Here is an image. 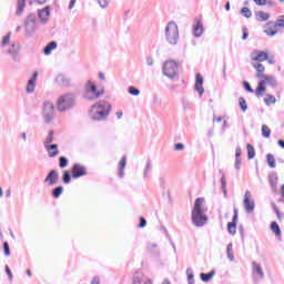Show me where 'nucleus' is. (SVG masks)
Returning a JSON list of instances; mask_svg holds the SVG:
<instances>
[{"mask_svg": "<svg viewBox=\"0 0 284 284\" xmlns=\"http://www.w3.org/2000/svg\"><path fill=\"white\" fill-rule=\"evenodd\" d=\"M24 10H26V0H17V10H16L17 17H21Z\"/></svg>", "mask_w": 284, "mask_h": 284, "instance_id": "bb28decb", "label": "nucleus"}, {"mask_svg": "<svg viewBox=\"0 0 284 284\" xmlns=\"http://www.w3.org/2000/svg\"><path fill=\"white\" fill-rule=\"evenodd\" d=\"M4 271L7 276H9V281H12V271L10 270V266L6 265Z\"/></svg>", "mask_w": 284, "mask_h": 284, "instance_id": "4d7b16f0", "label": "nucleus"}, {"mask_svg": "<svg viewBox=\"0 0 284 284\" xmlns=\"http://www.w3.org/2000/svg\"><path fill=\"white\" fill-rule=\"evenodd\" d=\"M62 181L65 185H68L72 182V174H70V171H63Z\"/></svg>", "mask_w": 284, "mask_h": 284, "instance_id": "72a5a7b5", "label": "nucleus"}, {"mask_svg": "<svg viewBox=\"0 0 284 284\" xmlns=\"http://www.w3.org/2000/svg\"><path fill=\"white\" fill-rule=\"evenodd\" d=\"M52 50H57V41H51L49 42L44 49H43V52L44 54L48 57L50 54H52Z\"/></svg>", "mask_w": 284, "mask_h": 284, "instance_id": "cd10ccee", "label": "nucleus"}, {"mask_svg": "<svg viewBox=\"0 0 284 284\" xmlns=\"http://www.w3.org/2000/svg\"><path fill=\"white\" fill-rule=\"evenodd\" d=\"M266 162L268 168H271L272 170H274V168H276V159H274V155H272V153H268L266 155Z\"/></svg>", "mask_w": 284, "mask_h": 284, "instance_id": "2f4dec72", "label": "nucleus"}, {"mask_svg": "<svg viewBox=\"0 0 284 284\" xmlns=\"http://www.w3.org/2000/svg\"><path fill=\"white\" fill-rule=\"evenodd\" d=\"M240 13L242 14V17H245V19L252 18V10H250V8H247V7H243L241 9Z\"/></svg>", "mask_w": 284, "mask_h": 284, "instance_id": "58836bf2", "label": "nucleus"}, {"mask_svg": "<svg viewBox=\"0 0 284 284\" xmlns=\"http://www.w3.org/2000/svg\"><path fill=\"white\" fill-rule=\"evenodd\" d=\"M54 141V130H50L45 140H44V145H50Z\"/></svg>", "mask_w": 284, "mask_h": 284, "instance_id": "a19ab883", "label": "nucleus"}, {"mask_svg": "<svg viewBox=\"0 0 284 284\" xmlns=\"http://www.w3.org/2000/svg\"><path fill=\"white\" fill-rule=\"evenodd\" d=\"M241 163H242V160L241 159H235V170H241Z\"/></svg>", "mask_w": 284, "mask_h": 284, "instance_id": "338daca9", "label": "nucleus"}, {"mask_svg": "<svg viewBox=\"0 0 284 284\" xmlns=\"http://www.w3.org/2000/svg\"><path fill=\"white\" fill-rule=\"evenodd\" d=\"M128 92L132 97H139V94H141V90H139V89H136V87H132V85L128 88Z\"/></svg>", "mask_w": 284, "mask_h": 284, "instance_id": "49530a36", "label": "nucleus"}, {"mask_svg": "<svg viewBox=\"0 0 284 284\" xmlns=\"http://www.w3.org/2000/svg\"><path fill=\"white\" fill-rule=\"evenodd\" d=\"M125 165H128V158L123 155L122 159L120 160L119 168H118V176L120 179H123V176H125Z\"/></svg>", "mask_w": 284, "mask_h": 284, "instance_id": "f3484780", "label": "nucleus"}, {"mask_svg": "<svg viewBox=\"0 0 284 284\" xmlns=\"http://www.w3.org/2000/svg\"><path fill=\"white\" fill-rule=\"evenodd\" d=\"M98 3L100 6V8H108L109 3H108V0H98Z\"/></svg>", "mask_w": 284, "mask_h": 284, "instance_id": "13d9d810", "label": "nucleus"}, {"mask_svg": "<svg viewBox=\"0 0 284 284\" xmlns=\"http://www.w3.org/2000/svg\"><path fill=\"white\" fill-rule=\"evenodd\" d=\"M241 154H243V151H241V146H236V149H235V159H241Z\"/></svg>", "mask_w": 284, "mask_h": 284, "instance_id": "bf43d9fd", "label": "nucleus"}, {"mask_svg": "<svg viewBox=\"0 0 284 284\" xmlns=\"http://www.w3.org/2000/svg\"><path fill=\"white\" fill-rule=\"evenodd\" d=\"M68 163H69L68 158H65V156H60V158H59V168H60L61 170L68 168Z\"/></svg>", "mask_w": 284, "mask_h": 284, "instance_id": "c03bdc74", "label": "nucleus"}, {"mask_svg": "<svg viewBox=\"0 0 284 284\" xmlns=\"http://www.w3.org/2000/svg\"><path fill=\"white\" fill-rule=\"evenodd\" d=\"M271 134H272V130H270V126L263 124L262 125V136H264V139H270Z\"/></svg>", "mask_w": 284, "mask_h": 284, "instance_id": "4c0bfd02", "label": "nucleus"}, {"mask_svg": "<svg viewBox=\"0 0 284 284\" xmlns=\"http://www.w3.org/2000/svg\"><path fill=\"white\" fill-rule=\"evenodd\" d=\"M227 232H229V234H232V236H234V234H236V224L234 222L227 223Z\"/></svg>", "mask_w": 284, "mask_h": 284, "instance_id": "a18cd8bd", "label": "nucleus"}, {"mask_svg": "<svg viewBox=\"0 0 284 284\" xmlns=\"http://www.w3.org/2000/svg\"><path fill=\"white\" fill-rule=\"evenodd\" d=\"M44 183H48L49 187H52V185H57L59 183V172L57 170H51L47 174Z\"/></svg>", "mask_w": 284, "mask_h": 284, "instance_id": "f8f14e48", "label": "nucleus"}, {"mask_svg": "<svg viewBox=\"0 0 284 284\" xmlns=\"http://www.w3.org/2000/svg\"><path fill=\"white\" fill-rule=\"evenodd\" d=\"M219 172L222 174L221 176L222 192L224 194V197L227 199V180L225 179V173L223 172V169H220Z\"/></svg>", "mask_w": 284, "mask_h": 284, "instance_id": "412c9836", "label": "nucleus"}, {"mask_svg": "<svg viewBox=\"0 0 284 284\" xmlns=\"http://www.w3.org/2000/svg\"><path fill=\"white\" fill-rule=\"evenodd\" d=\"M239 105L242 112H247V102L245 101V98L243 97L239 98Z\"/></svg>", "mask_w": 284, "mask_h": 284, "instance_id": "ea45409f", "label": "nucleus"}, {"mask_svg": "<svg viewBox=\"0 0 284 284\" xmlns=\"http://www.w3.org/2000/svg\"><path fill=\"white\" fill-rule=\"evenodd\" d=\"M253 68L256 70V78L257 79H264L265 81H267V83H270V81L273 79L270 75L264 74L263 72H265V65H263V63H254Z\"/></svg>", "mask_w": 284, "mask_h": 284, "instance_id": "ddd939ff", "label": "nucleus"}, {"mask_svg": "<svg viewBox=\"0 0 284 284\" xmlns=\"http://www.w3.org/2000/svg\"><path fill=\"white\" fill-rule=\"evenodd\" d=\"M268 183L273 192H276V185H278V175L276 173H271L268 175Z\"/></svg>", "mask_w": 284, "mask_h": 284, "instance_id": "5701e85b", "label": "nucleus"}, {"mask_svg": "<svg viewBox=\"0 0 284 284\" xmlns=\"http://www.w3.org/2000/svg\"><path fill=\"white\" fill-rule=\"evenodd\" d=\"M243 88L246 92L254 93V89H252V85L247 81H243Z\"/></svg>", "mask_w": 284, "mask_h": 284, "instance_id": "3c124183", "label": "nucleus"}, {"mask_svg": "<svg viewBox=\"0 0 284 284\" xmlns=\"http://www.w3.org/2000/svg\"><path fill=\"white\" fill-rule=\"evenodd\" d=\"M234 245L232 243H229L226 246V256L229 261H234V252H233Z\"/></svg>", "mask_w": 284, "mask_h": 284, "instance_id": "473e14b6", "label": "nucleus"}, {"mask_svg": "<svg viewBox=\"0 0 284 284\" xmlns=\"http://www.w3.org/2000/svg\"><path fill=\"white\" fill-rule=\"evenodd\" d=\"M277 145H278L280 148H282V150H284V141H283V140H278V141H277Z\"/></svg>", "mask_w": 284, "mask_h": 284, "instance_id": "774afa93", "label": "nucleus"}, {"mask_svg": "<svg viewBox=\"0 0 284 284\" xmlns=\"http://www.w3.org/2000/svg\"><path fill=\"white\" fill-rule=\"evenodd\" d=\"M267 26H273V28H284V16H281V18L276 20V22L268 21Z\"/></svg>", "mask_w": 284, "mask_h": 284, "instance_id": "7c9ffc66", "label": "nucleus"}, {"mask_svg": "<svg viewBox=\"0 0 284 284\" xmlns=\"http://www.w3.org/2000/svg\"><path fill=\"white\" fill-rule=\"evenodd\" d=\"M204 203L205 197H197L194 202V206L191 213V221L195 227H203L209 221L205 211H203Z\"/></svg>", "mask_w": 284, "mask_h": 284, "instance_id": "f03ea898", "label": "nucleus"}, {"mask_svg": "<svg viewBox=\"0 0 284 284\" xmlns=\"http://www.w3.org/2000/svg\"><path fill=\"white\" fill-rule=\"evenodd\" d=\"M7 52L10 54L14 63H21V45L12 43L11 48H9Z\"/></svg>", "mask_w": 284, "mask_h": 284, "instance_id": "1a4fd4ad", "label": "nucleus"}, {"mask_svg": "<svg viewBox=\"0 0 284 284\" xmlns=\"http://www.w3.org/2000/svg\"><path fill=\"white\" fill-rule=\"evenodd\" d=\"M255 19L258 22L268 21L270 20V13L264 11H256L255 12Z\"/></svg>", "mask_w": 284, "mask_h": 284, "instance_id": "a878e982", "label": "nucleus"}, {"mask_svg": "<svg viewBox=\"0 0 284 284\" xmlns=\"http://www.w3.org/2000/svg\"><path fill=\"white\" fill-rule=\"evenodd\" d=\"M70 81V78L63 73L55 77V83L59 85V88H69Z\"/></svg>", "mask_w": 284, "mask_h": 284, "instance_id": "4468645a", "label": "nucleus"}, {"mask_svg": "<svg viewBox=\"0 0 284 284\" xmlns=\"http://www.w3.org/2000/svg\"><path fill=\"white\" fill-rule=\"evenodd\" d=\"M1 43L2 45H7V43H10V33L3 37Z\"/></svg>", "mask_w": 284, "mask_h": 284, "instance_id": "680f3d73", "label": "nucleus"}, {"mask_svg": "<svg viewBox=\"0 0 284 284\" xmlns=\"http://www.w3.org/2000/svg\"><path fill=\"white\" fill-rule=\"evenodd\" d=\"M236 225V223H239V209L234 207L233 209V217H232V222Z\"/></svg>", "mask_w": 284, "mask_h": 284, "instance_id": "8fccbe9b", "label": "nucleus"}, {"mask_svg": "<svg viewBox=\"0 0 284 284\" xmlns=\"http://www.w3.org/2000/svg\"><path fill=\"white\" fill-rule=\"evenodd\" d=\"M162 72L171 81L179 80V63L174 60H169L163 63Z\"/></svg>", "mask_w": 284, "mask_h": 284, "instance_id": "39448f33", "label": "nucleus"}, {"mask_svg": "<svg viewBox=\"0 0 284 284\" xmlns=\"http://www.w3.org/2000/svg\"><path fill=\"white\" fill-rule=\"evenodd\" d=\"M77 105V95L72 92L61 95L57 101V109L59 112H68Z\"/></svg>", "mask_w": 284, "mask_h": 284, "instance_id": "7ed1b4c3", "label": "nucleus"}, {"mask_svg": "<svg viewBox=\"0 0 284 284\" xmlns=\"http://www.w3.org/2000/svg\"><path fill=\"white\" fill-rule=\"evenodd\" d=\"M37 85V82H33V80H29L27 83V92L28 94H32L34 92V88Z\"/></svg>", "mask_w": 284, "mask_h": 284, "instance_id": "37998d69", "label": "nucleus"}, {"mask_svg": "<svg viewBox=\"0 0 284 284\" xmlns=\"http://www.w3.org/2000/svg\"><path fill=\"white\" fill-rule=\"evenodd\" d=\"M195 90L199 92L200 97H203L205 89L203 88V75L201 73H196L195 75Z\"/></svg>", "mask_w": 284, "mask_h": 284, "instance_id": "dca6fc26", "label": "nucleus"}, {"mask_svg": "<svg viewBox=\"0 0 284 284\" xmlns=\"http://www.w3.org/2000/svg\"><path fill=\"white\" fill-rule=\"evenodd\" d=\"M186 274H187V283L189 284H195L194 281V272L192 271V268H186Z\"/></svg>", "mask_w": 284, "mask_h": 284, "instance_id": "79ce46f5", "label": "nucleus"}, {"mask_svg": "<svg viewBox=\"0 0 284 284\" xmlns=\"http://www.w3.org/2000/svg\"><path fill=\"white\" fill-rule=\"evenodd\" d=\"M242 32H243L242 40L246 41L247 37H250V31L247 30V27H243Z\"/></svg>", "mask_w": 284, "mask_h": 284, "instance_id": "603ef678", "label": "nucleus"}, {"mask_svg": "<svg viewBox=\"0 0 284 284\" xmlns=\"http://www.w3.org/2000/svg\"><path fill=\"white\" fill-rule=\"evenodd\" d=\"M165 39L170 45H176V43H179L180 36L176 22L171 21L168 23L165 27Z\"/></svg>", "mask_w": 284, "mask_h": 284, "instance_id": "423d86ee", "label": "nucleus"}, {"mask_svg": "<svg viewBox=\"0 0 284 284\" xmlns=\"http://www.w3.org/2000/svg\"><path fill=\"white\" fill-rule=\"evenodd\" d=\"M146 65L152 67L154 65V59L152 57H146Z\"/></svg>", "mask_w": 284, "mask_h": 284, "instance_id": "e2e57ef3", "label": "nucleus"}, {"mask_svg": "<svg viewBox=\"0 0 284 284\" xmlns=\"http://www.w3.org/2000/svg\"><path fill=\"white\" fill-rule=\"evenodd\" d=\"M267 85V80H261L257 84V88L255 89L256 97H261L263 92H265Z\"/></svg>", "mask_w": 284, "mask_h": 284, "instance_id": "393cba45", "label": "nucleus"}, {"mask_svg": "<svg viewBox=\"0 0 284 284\" xmlns=\"http://www.w3.org/2000/svg\"><path fill=\"white\" fill-rule=\"evenodd\" d=\"M265 105H272V103H276V98L272 94H268L267 98L264 99Z\"/></svg>", "mask_w": 284, "mask_h": 284, "instance_id": "de8ad7c7", "label": "nucleus"}, {"mask_svg": "<svg viewBox=\"0 0 284 284\" xmlns=\"http://www.w3.org/2000/svg\"><path fill=\"white\" fill-rule=\"evenodd\" d=\"M267 52L265 51H256V57L253 58V61H258L260 63L263 61H267Z\"/></svg>", "mask_w": 284, "mask_h": 284, "instance_id": "c85d7f7f", "label": "nucleus"}, {"mask_svg": "<svg viewBox=\"0 0 284 284\" xmlns=\"http://www.w3.org/2000/svg\"><path fill=\"white\" fill-rule=\"evenodd\" d=\"M271 231L273 232V234H275V236H281V226H278L277 222L271 223Z\"/></svg>", "mask_w": 284, "mask_h": 284, "instance_id": "f704fd0d", "label": "nucleus"}, {"mask_svg": "<svg viewBox=\"0 0 284 284\" xmlns=\"http://www.w3.org/2000/svg\"><path fill=\"white\" fill-rule=\"evenodd\" d=\"M193 37L196 39L203 37V22H201V20H199L193 27Z\"/></svg>", "mask_w": 284, "mask_h": 284, "instance_id": "aec40b11", "label": "nucleus"}, {"mask_svg": "<svg viewBox=\"0 0 284 284\" xmlns=\"http://www.w3.org/2000/svg\"><path fill=\"white\" fill-rule=\"evenodd\" d=\"M85 174H88V170L85 169V166L79 163H75L72 165V169H71L72 179H81V176H85Z\"/></svg>", "mask_w": 284, "mask_h": 284, "instance_id": "9b49d317", "label": "nucleus"}, {"mask_svg": "<svg viewBox=\"0 0 284 284\" xmlns=\"http://www.w3.org/2000/svg\"><path fill=\"white\" fill-rule=\"evenodd\" d=\"M44 148L51 159L59 154V144H45Z\"/></svg>", "mask_w": 284, "mask_h": 284, "instance_id": "a211bd4d", "label": "nucleus"}, {"mask_svg": "<svg viewBox=\"0 0 284 284\" xmlns=\"http://www.w3.org/2000/svg\"><path fill=\"white\" fill-rule=\"evenodd\" d=\"M266 27L267 29H265L264 32L265 34H267V37H275V34H277L278 30H276V27L272 24H267V22H266Z\"/></svg>", "mask_w": 284, "mask_h": 284, "instance_id": "c756f323", "label": "nucleus"}, {"mask_svg": "<svg viewBox=\"0 0 284 284\" xmlns=\"http://www.w3.org/2000/svg\"><path fill=\"white\" fill-rule=\"evenodd\" d=\"M53 199H59L61 196V194H63V186L60 185V186H57L52 190L51 192Z\"/></svg>", "mask_w": 284, "mask_h": 284, "instance_id": "c9c22d12", "label": "nucleus"}, {"mask_svg": "<svg viewBox=\"0 0 284 284\" xmlns=\"http://www.w3.org/2000/svg\"><path fill=\"white\" fill-rule=\"evenodd\" d=\"M38 17L41 23H48L50 19V6H47L43 9L38 10Z\"/></svg>", "mask_w": 284, "mask_h": 284, "instance_id": "2eb2a0df", "label": "nucleus"}, {"mask_svg": "<svg viewBox=\"0 0 284 284\" xmlns=\"http://www.w3.org/2000/svg\"><path fill=\"white\" fill-rule=\"evenodd\" d=\"M132 284H152L151 280H143V273L141 272H135L133 275V282Z\"/></svg>", "mask_w": 284, "mask_h": 284, "instance_id": "6ab92c4d", "label": "nucleus"}, {"mask_svg": "<svg viewBox=\"0 0 284 284\" xmlns=\"http://www.w3.org/2000/svg\"><path fill=\"white\" fill-rule=\"evenodd\" d=\"M24 30L29 37L37 31V13H29L27 16L24 19Z\"/></svg>", "mask_w": 284, "mask_h": 284, "instance_id": "0eeeda50", "label": "nucleus"}, {"mask_svg": "<svg viewBox=\"0 0 284 284\" xmlns=\"http://www.w3.org/2000/svg\"><path fill=\"white\" fill-rule=\"evenodd\" d=\"M255 6H267V0H253Z\"/></svg>", "mask_w": 284, "mask_h": 284, "instance_id": "052dcab7", "label": "nucleus"}, {"mask_svg": "<svg viewBox=\"0 0 284 284\" xmlns=\"http://www.w3.org/2000/svg\"><path fill=\"white\" fill-rule=\"evenodd\" d=\"M150 170H152V160L149 159L146 161V165L143 173L144 179H148V173L150 172Z\"/></svg>", "mask_w": 284, "mask_h": 284, "instance_id": "09e8293b", "label": "nucleus"}, {"mask_svg": "<svg viewBox=\"0 0 284 284\" xmlns=\"http://www.w3.org/2000/svg\"><path fill=\"white\" fill-rule=\"evenodd\" d=\"M247 150V159L251 161V159H254L256 156V150H254V146L252 144L246 145Z\"/></svg>", "mask_w": 284, "mask_h": 284, "instance_id": "e433bc0d", "label": "nucleus"}, {"mask_svg": "<svg viewBox=\"0 0 284 284\" xmlns=\"http://www.w3.org/2000/svg\"><path fill=\"white\" fill-rule=\"evenodd\" d=\"M105 94V89L98 90L97 84L93 83L92 80H88L84 84V93L83 97L87 101H97V99H101Z\"/></svg>", "mask_w": 284, "mask_h": 284, "instance_id": "20e7f679", "label": "nucleus"}, {"mask_svg": "<svg viewBox=\"0 0 284 284\" xmlns=\"http://www.w3.org/2000/svg\"><path fill=\"white\" fill-rule=\"evenodd\" d=\"M215 275H216V271L212 270L209 273H201L200 278L203 283H210V281H212V278H214Z\"/></svg>", "mask_w": 284, "mask_h": 284, "instance_id": "4be33fe9", "label": "nucleus"}, {"mask_svg": "<svg viewBox=\"0 0 284 284\" xmlns=\"http://www.w3.org/2000/svg\"><path fill=\"white\" fill-rule=\"evenodd\" d=\"M4 256H10V244L8 242H3Z\"/></svg>", "mask_w": 284, "mask_h": 284, "instance_id": "864d4df0", "label": "nucleus"}, {"mask_svg": "<svg viewBox=\"0 0 284 284\" xmlns=\"http://www.w3.org/2000/svg\"><path fill=\"white\" fill-rule=\"evenodd\" d=\"M253 265V274L260 276V278H265V273H263V268L261 267V264L256 262H252Z\"/></svg>", "mask_w": 284, "mask_h": 284, "instance_id": "b1692460", "label": "nucleus"}, {"mask_svg": "<svg viewBox=\"0 0 284 284\" xmlns=\"http://www.w3.org/2000/svg\"><path fill=\"white\" fill-rule=\"evenodd\" d=\"M174 150L176 152H181V151L185 150V144L184 143H175L174 144Z\"/></svg>", "mask_w": 284, "mask_h": 284, "instance_id": "5fc2aeb1", "label": "nucleus"}, {"mask_svg": "<svg viewBox=\"0 0 284 284\" xmlns=\"http://www.w3.org/2000/svg\"><path fill=\"white\" fill-rule=\"evenodd\" d=\"M252 193L250 191H246L244 194V209L247 214H252L254 212V207H256V204L254 203V200L251 199Z\"/></svg>", "mask_w": 284, "mask_h": 284, "instance_id": "9d476101", "label": "nucleus"}, {"mask_svg": "<svg viewBox=\"0 0 284 284\" xmlns=\"http://www.w3.org/2000/svg\"><path fill=\"white\" fill-rule=\"evenodd\" d=\"M273 210H274L277 219H281V211L278 210V206H276V204H273Z\"/></svg>", "mask_w": 284, "mask_h": 284, "instance_id": "0e129e2a", "label": "nucleus"}, {"mask_svg": "<svg viewBox=\"0 0 284 284\" xmlns=\"http://www.w3.org/2000/svg\"><path fill=\"white\" fill-rule=\"evenodd\" d=\"M110 112H112V104L105 100H100L91 106L89 116L92 121H108Z\"/></svg>", "mask_w": 284, "mask_h": 284, "instance_id": "f257e3e1", "label": "nucleus"}, {"mask_svg": "<svg viewBox=\"0 0 284 284\" xmlns=\"http://www.w3.org/2000/svg\"><path fill=\"white\" fill-rule=\"evenodd\" d=\"M91 284H101V277L94 276L91 281Z\"/></svg>", "mask_w": 284, "mask_h": 284, "instance_id": "69168bd1", "label": "nucleus"}, {"mask_svg": "<svg viewBox=\"0 0 284 284\" xmlns=\"http://www.w3.org/2000/svg\"><path fill=\"white\" fill-rule=\"evenodd\" d=\"M42 112L44 123L47 125H49V123H52V119H54V104L50 101L44 102Z\"/></svg>", "mask_w": 284, "mask_h": 284, "instance_id": "6e6552de", "label": "nucleus"}, {"mask_svg": "<svg viewBox=\"0 0 284 284\" xmlns=\"http://www.w3.org/2000/svg\"><path fill=\"white\" fill-rule=\"evenodd\" d=\"M146 225H148V220H145V217L141 216L140 217V223H139L138 227L143 229Z\"/></svg>", "mask_w": 284, "mask_h": 284, "instance_id": "6e6d98bb", "label": "nucleus"}]
</instances>
